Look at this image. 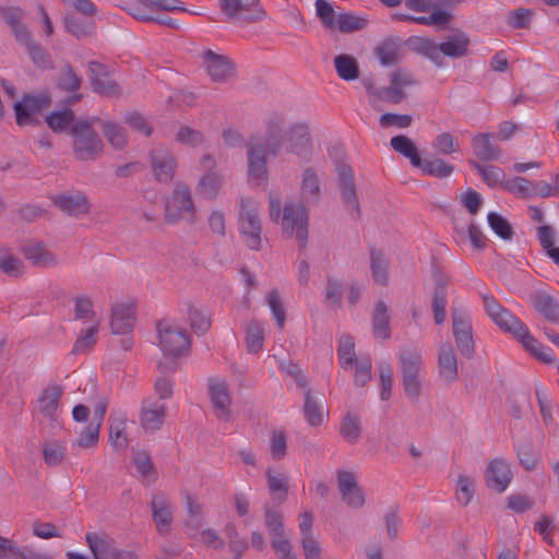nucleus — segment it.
<instances>
[{
	"label": "nucleus",
	"instance_id": "obj_37",
	"mask_svg": "<svg viewBox=\"0 0 559 559\" xmlns=\"http://www.w3.org/2000/svg\"><path fill=\"white\" fill-rule=\"evenodd\" d=\"M304 411L309 425L320 426L324 419L322 396H314L308 391L305 397Z\"/></svg>",
	"mask_w": 559,
	"mask_h": 559
},
{
	"label": "nucleus",
	"instance_id": "obj_61",
	"mask_svg": "<svg viewBox=\"0 0 559 559\" xmlns=\"http://www.w3.org/2000/svg\"><path fill=\"white\" fill-rule=\"evenodd\" d=\"M451 17L452 15L449 12L436 10L429 15L411 16L407 19L423 25H445L450 22Z\"/></svg>",
	"mask_w": 559,
	"mask_h": 559
},
{
	"label": "nucleus",
	"instance_id": "obj_23",
	"mask_svg": "<svg viewBox=\"0 0 559 559\" xmlns=\"http://www.w3.org/2000/svg\"><path fill=\"white\" fill-rule=\"evenodd\" d=\"M52 201L57 207L71 216L85 215L90 212V202L81 192L58 194Z\"/></svg>",
	"mask_w": 559,
	"mask_h": 559
},
{
	"label": "nucleus",
	"instance_id": "obj_1",
	"mask_svg": "<svg viewBox=\"0 0 559 559\" xmlns=\"http://www.w3.org/2000/svg\"><path fill=\"white\" fill-rule=\"evenodd\" d=\"M483 302L489 318L501 330L512 334L532 356L548 365L556 362L554 350L540 344L530 333L528 328L519 318L498 304L492 296L484 295Z\"/></svg>",
	"mask_w": 559,
	"mask_h": 559
},
{
	"label": "nucleus",
	"instance_id": "obj_6",
	"mask_svg": "<svg viewBox=\"0 0 559 559\" xmlns=\"http://www.w3.org/2000/svg\"><path fill=\"white\" fill-rule=\"evenodd\" d=\"M239 231L246 245L253 250L261 248V219L259 204L253 200L242 199L238 213Z\"/></svg>",
	"mask_w": 559,
	"mask_h": 559
},
{
	"label": "nucleus",
	"instance_id": "obj_50",
	"mask_svg": "<svg viewBox=\"0 0 559 559\" xmlns=\"http://www.w3.org/2000/svg\"><path fill=\"white\" fill-rule=\"evenodd\" d=\"M188 318L191 328L195 331V333L203 334L211 326V320L207 311L194 305H190L188 307Z\"/></svg>",
	"mask_w": 559,
	"mask_h": 559
},
{
	"label": "nucleus",
	"instance_id": "obj_32",
	"mask_svg": "<svg viewBox=\"0 0 559 559\" xmlns=\"http://www.w3.org/2000/svg\"><path fill=\"white\" fill-rule=\"evenodd\" d=\"M469 38L463 32H456L440 44L441 53L451 58H460L467 53Z\"/></svg>",
	"mask_w": 559,
	"mask_h": 559
},
{
	"label": "nucleus",
	"instance_id": "obj_47",
	"mask_svg": "<svg viewBox=\"0 0 559 559\" xmlns=\"http://www.w3.org/2000/svg\"><path fill=\"white\" fill-rule=\"evenodd\" d=\"M337 356L341 366L348 369L356 362L355 343L350 335H342L338 340Z\"/></svg>",
	"mask_w": 559,
	"mask_h": 559
},
{
	"label": "nucleus",
	"instance_id": "obj_55",
	"mask_svg": "<svg viewBox=\"0 0 559 559\" xmlns=\"http://www.w3.org/2000/svg\"><path fill=\"white\" fill-rule=\"evenodd\" d=\"M432 147L440 154H452L460 150L459 141L449 132L438 134L432 143Z\"/></svg>",
	"mask_w": 559,
	"mask_h": 559
},
{
	"label": "nucleus",
	"instance_id": "obj_31",
	"mask_svg": "<svg viewBox=\"0 0 559 559\" xmlns=\"http://www.w3.org/2000/svg\"><path fill=\"white\" fill-rule=\"evenodd\" d=\"M320 177L312 168H306L301 175L300 197L305 202H316L320 195Z\"/></svg>",
	"mask_w": 559,
	"mask_h": 559
},
{
	"label": "nucleus",
	"instance_id": "obj_28",
	"mask_svg": "<svg viewBox=\"0 0 559 559\" xmlns=\"http://www.w3.org/2000/svg\"><path fill=\"white\" fill-rule=\"evenodd\" d=\"M338 180L342 200L346 209L352 215L358 214L359 206L356 198L354 175L348 166L343 165L338 168Z\"/></svg>",
	"mask_w": 559,
	"mask_h": 559
},
{
	"label": "nucleus",
	"instance_id": "obj_58",
	"mask_svg": "<svg viewBox=\"0 0 559 559\" xmlns=\"http://www.w3.org/2000/svg\"><path fill=\"white\" fill-rule=\"evenodd\" d=\"M103 130L106 139L115 148H122L126 145L127 135L122 127L108 121L104 123Z\"/></svg>",
	"mask_w": 559,
	"mask_h": 559
},
{
	"label": "nucleus",
	"instance_id": "obj_2",
	"mask_svg": "<svg viewBox=\"0 0 559 559\" xmlns=\"http://www.w3.org/2000/svg\"><path fill=\"white\" fill-rule=\"evenodd\" d=\"M278 120H269L264 141L254 140L248 145V181L253 187H266L269 169L266 155L275 156L282 152L281 130Z\"/></svg>",
	"mask_w": 559,
	"mask_h": 559
},
{
	"label": "nucleus",
	"instance_id": "obj_33",
	"mask_svg": "<svg viewBox=\"0 0 559 559\" xmlns=\"http://www.w3.org/2000/svg\"><path fill=\"white\" fill-rule=\"evenodd\" d=\"M73 316L75 320L87 323H100L94 310V304L90 296L86 294H79L73 297Z\"/></svg>",
	"mask_w": 559,
	"mask_h": 559
},
{
	"label": "nucleus",
	"instance_id": "obj_45",
	"mask_svg": "<svg viewBox=\"0 0 559 559\" xmlns=\"http://www.w3.org/2000/svg\"><path fill=\"white\" fill-rule=\"evenodd\" d=\"M418 168L421 169L424 175L433 176L441 179L451 176L454 169L451 164L444 162L441 158L425 160L421 159V165Z\"/></svg>",
	"mask_w": 559,
	"mask_h": 559
},
{
	"label": "nucleus",
	"instance_id": "obj_20",
	"mask_svg": "<svg viewBox=\"0 0 559 559\" xmlns=\"http://www.w3.org/2000/svg\"><path fill=\"white\" fill-rule=\"evenodd\" d=\"M91 82L93 90L107 97H116L121 94L120 86L111 80L105 67L98 62H90Z\"/></svg>",
	"mask_w": 559,
	"mask_h": 559
},
{
	"label": "nucleus",
	"instance_id": "obj_15",
	"mask_svg": "<svg viewBox=\"0 0 559 559\" xmlns=\"http://www.w3.org/2000/svg\"><path fill=\"white\" fill-rule=\"evenodd\" d=\"M337 487L342 496V500L353 509H360L364 507L365 493L358 485L357 478L354 473L348 471H341L337 473Z\"/></svg>",
	"mask_w": 559,
	"mask_h": 559
},
{
	"label": "nucleus",
	"instance_id": "obj_18",
	"mask_svg": "<svg viewBox=\"0 0 559 559\" xmlns=\"http://www.w3.org/2000/svg\"><path fill=\"white\" fill-rule=\"evenodd\" d=\"M62 394L63 388L57 383L49 384L43 389L37 399L38 413L49 420H57Z\"/></svg>",
	"mask_w": 559,
	"mask_h": 559
},
{
	"label": "nucleus",
	"instance_id": "obj_41",
	"mask_svg": "<svg viewBox=\"0 0 559 559\" xmlns=\"http://www.w3.org/2000/svg\"><path fill=\"white\" fill-rule=\"evenodd\" d=\"M67 453V444L63 441L50 440L43 444L44 462L49 466H58L62 463Z\"/></svg>",
	"mask_w": 559,
	"mask_h": 559
},
{
	"label": "nucleus",
	"instance_id": "obj_26",
	"mask_svg": "<svg viewBox=\"0 0 559 559\" xmlns=\"http://www.w3.org/2000/svg\"><path fill=\"white\" fill-rule=\"evenodd\" d=\"M265 524L272 536V546L278 556L292 554L290 544L283 533L282 518L278 513L267 510Z\"/></svg>",
	"mask_w": 559,
	"mask_h": 559
},
{
	"label": "nucleus",
	"instance_id": "obj_22",
	"mask_svg": "<svg viewBox=\"0 0 559 559\" xmlns=\"http://www.w3.org/2000/svg\"><path fill=\"white\" fill-rule=\"evenodd\" d=\"M153 520L159 534H167L171 530L173 506L163 495H156L151 501Z\"/></svg>",
	"mask_w": 559,
	"mask_h": 559
},
{
	"label": "nucleus",
	"instance_id": "obj_9",
	"mask_svg": "<svg viewBox=\"0 0 559 559\" xmlns=\"http://www.w3.org/2000/svg\"><path fill=\"white\" fill-rule=\"evenodd\" d=\"M415 84L413 76L403 71L390 74V85L379 88L368 87V93L374 100L399 104L405 97V87Z\"/></svg>",
	"mask_w": 559,
	"mask_h": 559
},
{
	"label": "nucleus",
	"instance_id": "obj_57",
	"mask_svg": "<svg viewBox=\"0 0 559 559\" xmlns=\"http://www.w3.org/2000/svg\"><path fill=\"white\" fill-rule=\"evenodd\" d=\"M0 270L8 275L17 276L23 272V263L10 251L2 249L0 250Z\"/></svg>",
	"mask_w": 559,
	"mask_h": 559
},
{
	"label": "nucleus",
	"instance_id": "obj_39",
	"mask_svg": "<svg viewBox=\"0 0 559 559\" xmlns=\"http://www.w3.org/2000/svg\"><path fill=\"white\" fill-rule=\"evenodd\" d=\"M98 331L99 323H91L82 329L75 340L72 353L78 355L90 352L97 342Z\"/></svg>",
	"mask_w": 559,
	"mask_h": 559
},
{
	"label": "nucleus",
	"instance_id": "obj_36",
	"mask_svg": "<svg viewBox=\"0 0 559 559\" xmlns=\"http://www.w3.org/2000/svg\"><path fill=\"white\" fill-rule=\"evenodd\" d=\"M186 508L188 512V520L185 523V527L189 536L191 538H195L198 531L203 524L202 506L188 495L186 497Z\"/></svg>",
	"mask_w": 559,
	"mask_h": 559
},
{
	"label": "nucleus",
	"instance_id": "obj_35",
	"mask_svg": "<svg viewBox=\"0 0 559 559\" xmlns=\"http://www.w3.org/2000/svg\"><path fill=\"white\" fill-rule=\"evenodd\" d=\"M390 144L395 152L408 158L412 166L419 167L421 165V158L415 143L406 135L393 136Z\"/></svg>",
	"mask_w": 559,
	"mask_h": 559
},
{
	"label": "nucleus",
	"instance_id": "obj_16",
	"mask_svg": "<svg viewBox=\"0 0 559 559\" xmlns=\"http://www.w3.org/2000/svg\"><path fill=\"white\" fill-rule=\"evenodd\" d=\"M86 542L95 559H134L131 552L119 550L108 536L92 533L86 535Z\"/></svg>",
	"mask_w": 559,
	"mask_h": 559
},
{
	"label": "nucleus",
	"instance_id": "obj_40",
	"mask_svg": "<svg viewBox=\"0 0 559 559\" xmlns=\"http://www.w3.org/2000/svg\"><path fill=\"white\" fill-rule=\"evenodd\" d=\"M99 424L90 421L80 432L76 439L72 442V450L75 449H94L99 440Z\"/></svg>",
	"mask_w": 559,
	"mask_h": 559
},
{
	"label": "nucleus",
	"instance_id": "obj_49",
	"mask_svg": "<svg viewBox=\"0 0 559 559\" xmlns=\"http://www.w3.org/2000/svg\"><path fill=\"white\" fill-rule=\"evenodd\" d=\"M73 120L74 114L69 108L55 111L46 117L48 127L55 132H63L68 130Z\"/></svg>",
	"mask_w": 559,
	"mask_h": 559
},
{
	"label": "nucleus",
	"instance_id": "obj_30",
	"mask_svg": "<svg viewBox=\"0 0 559 559\" xmlns=\"http://www.w3.org/2000/svg\"><path fill=\"white\" fill-rule=\"evenodd\" d=\"M372 333L380 340L391 336L389 306L382 300L376 304L372 312Z\"/></svg>",
	"mask_w": 559,
	"mask_h": 559
},
{
	"label": "nucleus",
	"instance_id": "obj_64",
	"mask_svg": "<svg viewBox=\"0 0 559 559\" xmlns=\"http://www.w3.org/2000/svg\"><path fill=\"white\" fill-rule=\"evenodd\" d=\"M534 307L545 318L549 320H556L558 316L557 307L552 299L547 295H539L534 300Z\"/></svg>",
	"mask_w": 559,
	"mask_h": 559
},
{
	"label": "nucleus",
	"instance_id": "obj_43",
	"mask_svg": "<svg viewBox=\"0 0 559 559\" xmlns=\"http://www.w3.org/2000/svg\"><path fill=\"white\" fill-rule=\"evenodd\" d=\"M224 183V177L218 173H206L199 181V193L204 198L214 199Z\"/></svg>",
	"mask_w": 559,
	"mask_h": 559
},
{
	"label": "nucleus",
	"instance_id": "obj_60",
	"mask_svg": "<svg viewBox=\"0 0 559 559\" xmlns=\"http://www.w3.org/2000/svg\"><path fill=\"white\" fill-rule=\"evenodd\" d=\"M471 165L478 171L488 186L495 187L501 183L502 170L499 167L492 165H480L476 162H471Z\"/></svg>",
	"mask_w": 559,
	"mask_h": 559
},
{
	"label": "nucleus",
	"instance_id": "obj_34",
	"mask_svg": "<svg viewBox=\"0 0 559 559\" xmlns=\"http://www.w3.org/2000/svg\"><path fill=\"white\" fill-rule=\"evenodd\" d=\"M24 255L35 266L51 267L58 264L57 258L41 243H32L24 247Z\"/></svg>",
	"mask_w": 559,
	"mask_h": 559
},
{
	"label": "nucleus",
	"instance_id": "obj_13",
	"mask_svg": "<svg viewBox=\"0 0 559 559\" xmlns=\"http://www.w3.org/2000/svg\"><path fill=\"white\" fill-rule=\"evenodd\" d=\"M50 104L46 94L26 95L14 104L15 119L19 126H27L37 121L40 111Z\"/></svg>",
	"mask_w": 559,
	"mask_h": 559
},
{
	"label": "nucleus",
	"instance_id": "obj_38",
	"mask_svg": "<svg viewBox=\"0 0 559 559\" xmlns=\"http://www.w3.org/2000/svg\"><path fill=\"white\" fill-rule=\"evenodd\" d=\"M109 427V441L111 445L118 450H122L128 445V438L126 433L127 417L124 414L111 416Z\"/></svg>",
	"mask_w": 559,
	"mask_h": 559
},
{
	"label": "nucleus",
	"instance_id": "obj_51",
	"mask_svg": "<svg viewBox=\"0 0 559 559\" xmlns=\"http://www.w3.org/2000/svg\"><path fill=\"white\" fill-rule=\"evenodd\" d=\"M264 325L259 322H252L247 329L246 343L250 353H259L263 347Z\"/></svg>",
	"mask_w": 559,
	"mask_h": 559
},
{
	"label": "nucleus",
	"instance_id": "obj_54",
	"mask_svg": "<svg viewBox=\"0 0 559 559\" xmlns=\"http://www.w3.org/2000/svg\"><path fill=\"white\" fill-rule=\"evenodd\" d=\"M367 24L364 17L349 13H341L336 17L335 27L344 33H353L362 29Z\"/></svg>",
	"mask_w": 559,
	"mask_h": 559
},
{
	"label": "nucleus",
	"instance_id": "obj_25",
	"mask_svg": "<svg viewBox=\"0 0 559 559\" xmlns=\"http://www.w3.org/2000/svg\"><path fill=\"white\" fill-rule=\"evenodd\" d=\"M166 407L160 401L146 399L142 403L141 425L146 431L158 430L165 419Z\"/></svg>",
	"mask_w": 559,
	"mask_h": 559
},
{
	"label": "nucleus",
	"instance_id": "obj_44",
	"mask_svg": "<svg viewBox=\"0 0 559 559\" xmlns=\"http://www.w3.org/2000/svg\"><path fill=\"white\" fill-rule=\"evenodd\" d=\"M475 493V479L471 475L461 474L456 480L455 498L462 506H467Z\"/></svg>",
	"mask_w": 559,
	"mask_h": 559
},
{
	"label": "nucleus",
	"instance_id": "obj_8",
	"mask_svg": "<svg viewBox=\"0 0 559 559\" xmlns=\"http://www.w3.org/2000/svg\"><path fill=\"white\" fill-rule=\"evenodd\" d=\"M195 206L191 193L186 186L177 185L165 204V219L169 224L179 222L193 223Z\"/></svg>",
	"mask_w": 559,
	"mask_h": 559
},
{
	"label": "nucleus",
	"instance_id": "obj_62",
	"mask_svg": "<svg viewBox=\"0 0 559 559\" xmlns=\"http://www.w3.org/2000/svg\"><path fill=\"white\" fill-rule=\"evenodd\" d=\"M317 15L320 17L322 24L328 28H335L337 15L335 14L332 5L325 0L316 1Z\"/></svg>",
	"mask_w": 559,
	"mask_h": 559
},
{
	"label": "nucleus",
	"instance_id": "obj_5",
	"mask_svg": "<svg viewBox=\"0 0 559 559\" xmlns=\"http://www.w3.org/2000/svg\"><path fill=\"white\" fill-rule=\"evenodd\" d=\"M93 121L79 120L71 128L73 153L80 160L95 159L103 150V142L92 128Z\"/></svg>",
	"mask_w": 559,
	"mask_h": 559
},
{
	"label": "nucleus",
	"instance_id": "obj_52",
	"mask_svg": "<svg viewBox=\"0 0 559 559\" xmlns=\"http://www.w3.org/2000/svg\"><path fill=\"white\" fill-rule=\"evenodd\" d=\"M266 305L269 306L276 325L282 329L286 321V311L283 307L282 298L277 289H272L266 295Z\"/></svg>",
	"mask_w": 559,
	"mask_h": 559
},
{
	"label": "nucleus",
	"instance_id": "obj_29",
	"mask_svg": "<svg viewBox=\"0 0 559 559\" xmlns=\"http://www.w3.org/2000/svg\"><path fill=\"white\" fill-rule=\"evenodd\" d=\"M0 15L11 28L17 41L28 38L29 32L22 23L24 12L20 7H2L0 8Z\"/></svg>",
	"mask_w": 559,
	"mask_h": 559
},
{
	"label": "nucleus",
	"instance_id": "obj_59",
	"mask_svg": "<svg viewBox=\"0 0 559 559\" xmlns=\"http://www.w3.org/2000/svg\"><path fill=\"white\" fill-rule=\"evenodd\" d=\"M342 294H343V286L342 283L330 277L326 282V286L324 289V302L329 307H341L342 304Z\"/></svg>",
	"mask_w": 559,
	"mask_h": 559
},
{
	"label": "nucleus",
	"instance_id": "obj_48",
	"mask_svg": "<svg viewBox=\"0 0 559 559\" xmlns=\"http://www.w3.org/2000/svg\"><path fill=\"white\" fill-rule=\"evenodd\" d=\"M266 478L270 492L280 500H285L288 491L286 475L269 468L266 471Z\"/></svg>",
	"mask_w": 559,
	"mask_h": 559
},
{
	"label": "nucleus",
	"instance_id": "obj_11",
	"mask_svg": "<svg viewBox=\"0 0 559 559\" xmlns=\"http://www.w3.org/2000/svg\"><path fill=\"white\" fill-rule=\"evenodd\" d=\"M135 302L131 299L111 305L110 330L116 335H130L135 325Z\"/></svg>",
	"mask_w": 559,
	"mask_h": 559
},
{
	"label": "nucleus",
	"instance_id": "obj_53",
	"mask_svg": "<svg viewBox=\"0 0 559 559\" xmlns=\"http://www.w3.org/2000/svg\"><path fill=\"white\" fill-rule=\"evenodd\" d=\"M503 188L519 198H532L533 181L523 177H513L503 183Z\"/></svg>",
	"mask_w": 559,
	"mask_h": 559
},
{
	"label": "nucleus",
	"instance_id": "obj_19",
	"mask_svg": "<svg viewBox=\"0 0 559 559\" xmlns=\"http://www.w3.org/2000/svg\"><path fill=\"white\" fill-rule=\"evenodd\" d=\"M484 476L487 486L500 493L508 488L512 479L510 465L502 459L490 461Z\"/></svg>",
	"mask_w": 559,
	"mask_h": 559
},
{
	"label": "nucleus",
	"instance_id": "obj_21",
	"mask_svg": "<svg viewBox=\"0 0 559 559\" xmlns=\"http://www.w3.org/2000/svg\"><path fill=\"white\" fill-rule=\"evenodd\" d=\"M151 167L159 182L173 180L177 163L173 154L167 150H156L151 154Z\"/></svg>",
	"mask_w": 559,
	"mask_h": 559
},
{
	"label": "nucleus",
	"instance_id": "obj_24",
	"mask_svg": "<svg viewBox=\"0 0 559 559\" xmlns=\"http://www.w3.org/2000/svg\"><path fill=\"white\" fill-rule=\"evenodd\" d=\"M438 373L447 383L457 379V360L450 343H442L438 348Z\"/></svg>",
	"mask_w": 559,
	"mask_h": 559
},
{
	"label": "nucleus",
	"instance_id": "obj_42",
	"mask_svg": "<svg viewBox=\"0 0 559 559\" xmlns=\"http://www.w3.org/2000/svg\"><path fill=\"white\" fill-rule=\"evenodd\" d=\"M337 75L344 81H354L359 76L356 59L349 55H338L334 59Z\"/></svg>",
	"mask_w": 559,
	"mask_h": 559
},
{
	"label": "nucleus",
	"instance_id": "obj_7",
	"mask_svg": "<svg viewBox=\"0 0 559 559\" xmlns=\"http://www.w3.org/2000/svg\"><path fill=\"white\" fill-rule=\"evenodd\" d=\"M156 331L158 346L165 355L176 358L189 354L191 337L186 330L162 321L157 323Z\"/></svg>",
	"mask_w": 559,
	"mask_h": 559
},
{
	"label": "nucleus",
	"instance_id": "obj_10",
	"mask_svg": "<svg viewBox=\"0 0 559 559\" xmlns=\"http://www.w3.org/2000/svg\"><path fill=\"white\" fill-rule=\"evenodd\" d=\"M452 332L456 347L462 356L471 358L475 343L471 314L465 310H454L452 313Z\"/></svg>",
	"mask_w": 559,
	"mask_h": 559
},
{
	"label": "nucleus",
	"instance_id": "obj_17",
	"mask_svg": "<svg viewBox=\"0 0 559 559\" xmlns=\"http://www.w3.org/2000/svg\"><path fill=\"white\" fill-rule=\"evenodd\" d=\"M209 394L216 416L221 420H228L230 417V395L228 384L223 379H210Z\"/></svg>",
	"mask_w": 559,
	"mask_h": 559
},
{
	"label": "nucleus",
	"instance_id": "obj_27",
	"mask_svg": "<svg viewBox=\"0 0 559 559\" xmlns=\"http://www.w3.org/2000/svg\"><path fill=\"white\" fill-rule=\"evenodd\" d=\"M491 133H477L472 138L471 145L473 154L484 162L498 160L501 155V148L492 141Z\"/></svg>",
	"mask_w": 559,
	"mask_h": 559
},
{
	"label": "nucleus",
	"instance_id": "obj_4",
	"mask_svg": "<svg viewBox=\"0 0 559 559\" xmlns=\"http://www.w3.org/2000/svg\"><path fill=\"white\" fill-rule=\"evenodd\" d=\"M397 362L402 372L406 395L411 399H417L421 389L423 354L414 348H404L397 355Z\"/></svg>",
	"mask_w": 559,
	"mask_h": 559
},
{
	"label": "nucleus",
	"instance_id": "obj_46",
	"mask_svg": "<svg viewBox=\"0 0 559 559\" xmlns=\"http://www.w3.org/2000/svg\"><path fill=\"white\" fill-rule=\"evenodd\" d=\"M360 432L361 424L358 417L348 414L342 419L340 425V435L346 442L350 444L357 443Z\"/></svg>",
	"mask_w": 559,
	"mask_h": 559
},
{
	"label": "nucleus",
	"instance_id": "obj_63",
	"mask_svg": "<svg viewBox=\"0 0 559 559\" xmlns=\"http://www.w3.org/2000/svg\"><path fill=\"white\" fill-rule=\"evenodd\" d=\"M371 272L373 280L383 285L386 282V261L381 252H371Z\"/></svg>",
	"mask_w": 559,
	"mask_h": 559
},
{
	"label": "nucleus",
	"instance_id": "obj_12",
	"mask_svg": "<svg viewBox=\"0 0 559 559\" xmlns=\"http://www.w3.org/2000/svg\"><path fill=\"white\" fill-rule=\"evenodd\" d=\"M270 120H278L281 130L282 148L287 143L286 152L293 153L300 157L308 155L310 146L309 131L306 124H294L288 131L283 132V119L278 117L271 118Z\"/></svg>",
	"mask_w": 559,
	"mask_h": 559
},
{
	"label": "nucleus",
	"instance_id": "obj_56",
	"mask_svg": "<svg viewBox=\"0 0 559 559\" xmlns=\"http://www.w3.org/2000/svg\"><path fill=\"white\" fill-rule=\"evenodd\" d=\"M489 227L500 238L508 240L512 237V229L509 222L496 212H490L487 215Z\"/></svg>",
	"mask_w": 559,
	"mask_h": 559
},
{
	"label": "nucleus",
	"instance_id": "obj_3",
	"mask_svg": "<svg viewBox=\"0 0 559 559\" xmlns=\"http://www.w3.org/2000/svg\"><path fill=\"white\" fill-rule=\"evenodd\" d=\"M270 218L274 222L281 219L283 233L287 237H295L301 250L306 249L308 240V214L301 203L287 202L281 217V201L270 198Z\"/></svg>",
	"mask_w": 559,
	"mask_h": 559
},
{
	"label": "nucleus",
	"instance_id": "obj_14",
	"mask_svg": "<svg viewBox=\"0 0 559 559\" xmlns=\"http://www.w3.org/2000/svg\"><path fill=\"white\" fill-rule=\"evenodd\" d=\"M202 62L214 82H227L235 74V66L231 60L227 56L216 53L211 49L202 52Z\"/></svg>",
	"mask_w": 559,
	"mask_h": 559
}]
</instances>
